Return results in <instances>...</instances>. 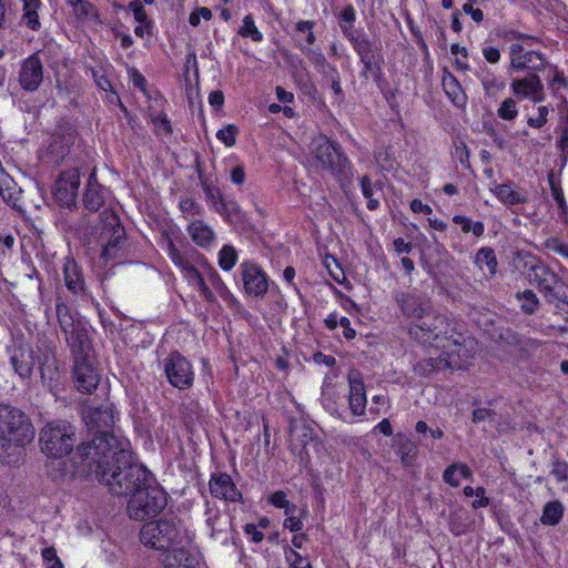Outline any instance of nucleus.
Listing matches in <instances>:
<instances>
[{"mask_svg":"<svg viewBox=\"0 0 568 568\" xmlns=\"http://www.w3.org/2000/svg\"><path fill=\"white\" fill-rule=\"evenodd\" d=\"M409 335L422 344L443 349L438 366L444 362L447 367L462 368V361L471 356L473 339L458 332L446 316H427L409 328Z\"/></svg>","mask_w":568,"mask_h":568,"instance_id":"f03ea898","label":"nucleus"},{"mask_svg":"<svg viewBox=\"0 0 568 568\" xmlns=\"http://www.w3.org/2000/svg\"><path fill=\"white\" fill-rule=\"evenodd\" d=\"M34 427L20 408L0 404V440L8 445L24 446L34 438Z\"/></svg>","mask_w":568,"mask_h":568,"instance_id":"423d86ee","label":"nucleus"},{"mask_svg":"<svg viewBox=\"0 0 568 568\" xmlns=\"http://www.w3.org/2000/svg\"><path fill=\"white\" fill-rule=\"evenodd\" d=\"M84 420L90 429L97 430L94 437L88 442L82 443L78 446L72 460L77 470L83 475H94L97 465L103 464L104 467H112L115 465V460L112 458L113 452H106V454L94 455V448L97 447L95 442H100L102 438L114 437L118 440H126L120 438L113 433H109L106 429L114 424V413L110 405H102L95 408H89L85 412Z\"/></svg>","mask_w":568,"mask_h":568,"instance_id":"7ed1b4c3","label":"nucleus"},{"mask_svg":"<svg viewBox=\"0 0 568 568\" xmlns=\"http://www.w3.org/2000/svg\"><path fill=\"white\" fill-rule=\"evenodd\" d=\"M549 185H550V190H551L554 200L558 204V207L561 211V214L566 215L568 213V205L566 203L562 189H561L560 184L554 180L552 173L549 174Z\"/></svg>","mask_w":568,"mask_h":568,"instance_id":"8fccbe9b","label":"nucleus"},{"mask_svg":"<svg viewBox=\"0 0 568 568\" xmlns=\"http://www.w3.org/2000/svg\"><path fill=\"white\" fill-rule=\"evenodd\" d=\"M210 493L213 497L225 501L235 503L242 500V494L232 477L226 473H216L211 476Z\"/></svg>","mask_w":568,"mask_h":568,"instance_id":"a211bd4d","label":"nucleus"},{"mask_svg":"<svg viewBox=\"0 0 568 568\" xmlns=\"http://www.w3.org/2000/svg\"><path fill=\"white\" fill-rule=\"evenodd\" d=\"M540 78L536 73H530L523 79H514L510 89L519 98H528L534 90H540Z\"/></svg>","mask_w":568,"mask_h":568,"instance_id":"2f4dec72","label":"nucleus"},{"mask_svg":"<svg viewBox=\"0 0 568 568\" xmlns=\"http://www.w3.org/2000/svg\"><path fill=\"white\" fill-rule=\"evenodd\" d=\"M73 377L77 388L82 393H92L99 385L100 375L85 356H77Z\"/></svg>","mask_w":568,"mask_h":568,"instance_id":"dca6fc26","label":"nucleus"},{"mask_svg":"<svg viewBox=\"0 0 568 568\" xmlns=\"http://www.w3.org/2000/svg\"><path fill=\"white\" fill-rule=\"evenodd\" d=\"M551 474L558 481L568 479V464L564 460L556 459L552 464Z\"/></svg>","mask_w":568,"mask_h":568,"instance_id":"bf43d9fd","label":"nucleus"},{"mask_svg":"<svg viewBox=\"0 0 568 568\" xmlns=\"http://www.w3.org/2000/svg\"><path fill=\"white\" fill-rule=\"evenodd\" d=\"M105 189L97 182L94 171L89 178L83 202L88 210L98 211L104 203Z\"/></svg>","mask_w":568,"mask_h":568,"instance_id":"c85d7f7f","label":"nucleus"},{"mask_svg":"<svg viewBox=\"0 0 568 568\" xmlns=\"http://www.w3.org/2000/svg\"><path fill=\"white\" fill-rule=\"evenodd\" d=\"M163 369L170 384L179 389H187L194 382L191 363L180 353H172L163 361Z\"/></svg>","mask_w":568,"mask_h":568,"instance_id":"9b49d317","label":"nucleus"},{"mask_svg":"<svg viewBox=\"0 0 568 568\" xmlns=\"http://www.w3.org/2000/svg\"><path fill=\"white\" fill-rule=\"evenodd\" d=\"M358 53L361 55V61L364 64V70L362 71V75L366 80H373L377 83V85L382 87V72H381V63L382 57L377 51L364 50L362 47L358 48Z\"/></svg>","mask_w":568,"mask_h":568,"instance_id":"5701e85b","label":"nucleus"},{"mask_svg":"<svg viewBox=\"0 0 568 568\" xmlns=\"http://www.w3.org/2000/svg\"><path fill=\"white\" fill-rule=\"evenodd\" d=\"M477 499L473 501L471 506L473 508H484L489 505V499L485 496V488L484 487H477L475 493Z\"/></svg>","mask_w":568,"mask_h":568,"instance_id":"69168bd1","label":"nucleus"},{"mask_svg":"<svg viewBox=\"0 0 568 568\" xmlns=\"http://www.w3.org/2000/svg\"><path fill=\"white\" fill-rule=\"evenodd\" d=\"M80 185L78 169H69L60 173L54 186V197L62 206H71L75 203Z\"/></svg>","mask_w":568,"mask_h":568,"instance_id":"4468645a","label":"nucleus"},{"mask_svg":"<svg viewBox=\"0 0 568 568\" xmlns=\"http://www.w3.org/2000/svg\"><path fill=\"white\" fill-rule=\"evenodd\" d=\"M285 557L290 565V568H312L307 557L301 555L294 549L286 550Z\"/></svg>","mask_w":568,"mask_h":568,"instance_id":"603ef678","label":"nucleus"},{"mask_svg":"<svg viewBox=\"0 0 568 568\" xmlns=\"http://www.w3.org/2000/svg\"><path fill=\"white\" fill-rule=\"evenodd\" d=\"M186 280L190 284L195 285L200 290V293L204 300L211 303L215 302L214 293L207 286L203 275L197 270L193 272L189 277H186Z\"/></svg>","mask_w":568,"mask_h":568,"instance_id":"c03bdc74","label":"nucleus"},{"mask_svg":"<svg viewBox=\"0 0 568 568\" xmlns=\"http://www.w3.org/2000/svg\"><path fill=\"white\" fill-rule=\"evenodd\" d=\"M75 440L74 427L65 420L45 424L39 438L41 452L53 458H61L71 453Z\"/></svg>","mask_w":568,"mask_h":568,"instance_id":"0eeeda50","label":"nucleus"},{"mask_svg":"<svg viewBox=\"0 0 568 568\" xmlns=\"http://www.w3.org/2000/svg\"><path fill=\"white\" fill-rule=\"evenodd\" d=\"M459 474L464 479H471L473 471L471 469L463 463H454L449 465L443 473V480L450 485L452 487H458L459 480L456 477V474Z\"/></svg>","mask_w":568,"mask_h":568,"instance_id":"f704fd0d","label":"nucleus"},{"mask_svg":"<svg viewBox=\"0 0 568 568\" xmlns=\"http://www.w3.org/2000/svg\"><path fill=\"white\" fill-rule=\"evenodd\" d=\"M0 195L11 206H16L20 197V189L14 180L0 169Z\"/></svg>","mask_w":568,"mask_h":568,"instance_id":"473e14b6","label":"nucleus"},{"mask_svg":"<svg viewBox=\"0 0 568 568\" xmlns=\"http://www.w3.org/2000/svg\"><path fill=\"white\" fill-rule=\"evenodd\" d=\"M497 114L503 120H507V121L515 120L518 115V109H517L516 101L511 98L505 99L501 102L500 106L498 108Z\"/></svg>","mask_w":568,"mask_h":568,"instance_id":"09e8293b","label":"nucleus"},{"mask_svg":"<svg viewBox=\"0 0 568 568\" xmlns=\"http://www.w3.org/2000/svg\"><path fill=\"white\" fill-rule=\"evenodd\" d=\"M480 83L484 88V91L487 95H495L498 92L503 91L506 87L504 80L499 79L491 70L488 68H481L477 74Z\"/></svg>","mask_w":568,"mask_h":568,"instance_id":"72a5a7b5","label":"nucleus"},{"mask_svg":"<svg viewBox=\"0 0 568 568\" xmlns=\"http://www.w3.org/2000/svg\"><path fill=\"white\" fill-rule=\"evenodd\" d=\"M310 165L323 170L342 169L346 161L339 148L324 135L314 138L310 145Z\"/></svg>","mask_w":568,"mask_h":568,"instance_id":"9d476101","label":"nucleus"},{"mask_svg":"<svg viewBox=\"0 0 568 568\" xmlns=\"http://www.w3.org/2000/svg\"><path fill=\"white\" fill-rule=\"evenodd\" d=\"M55 315L59 326L64 334L69 347L73 351H82L88 342V334L80 320H75L62 297L55 298Z\"/></svg>","mask_w":568,"mask_h":568,"instance_id":"1a4fd4ad","label":"nucleus"},{"mask_svg":"<svg viewBox=\"0 0 568 568\" xmlns=\"http://www.w3.org/2000/svg\"><path fill=\"white\" fill-rule=\"evenodd\" d=\"M483 55L491 64L498 63L501 57L499 49L490 45L483 49Z\"/></svg>","mask_w":568,"mask_h":568,"instance_id":"680f3d73","label":"nucleus"},{"mask_svg":"<svg viewBox=\"0 0 568 568\" xmlns=\"http://www.w3.org/2000/svg\"><path fill=\"white\" fill-rule=\"evenodd\" d=\"M361 187L363 195L367 199V207L372 211L376 210L379 205V200L375 199L374 194L381 193V189L374 190L371 179L366 175L361 180Z\"/></svg>","mask_w":568,"mask_h":568,"instance_id":"a18cd8bd","label":"nucleus"},{"mask_svg":"<svg viewBox=\"0 0 568 568\" xmlns=\"http://www.w3.org/2000/svg\"><path fill=\"white\" fill-rule=\"evenodd\" d=\"M475 263L480 270H487L490 276L497 272V258L495 251L491 247H481L477 251Z\"/></svg>","mask_w":568,"mask_h":568,"instance_id":"c9c22d12","label":"nucleus"},{"mask_svg":"<svg viewBox=\"0 0 568 568\" xmlns=\"http://www.w3.org/2000/svg\"><path fill=\"white\" fill-rule=\"evenodd\" d=\"M396 453L404 466H410L418 455V446L407 436L399 434L396 436Z\"/></svg>","mask_w":568,"mask_h":568,"instance_id":"c756f323","label":"nucleus"},{"mask_svg":"<svg viewBox=\"0 0 568 568\" xmlns=\"http://www.w3.org/2000/svg\"><path fill=\"white\" fill-rule=\"evenodd\" d=\"M73 135L68 132H55L49 145L42 151L40 158L42 161L58 165L63 161L65 155L70 151V146L73 144Z\"/></svg>","mask_w":568,"mask_h":568,"instance_id":"f3484780","label":"nucleus"},{"mask_svg":"<svg viewBox=\"0 0 568 568\" xmlns=\"http://www.w3.org/2000/svg\"><path fill=\"white\" fill-rule=\"evenodd\" d=\"M207 281L210 282V284L215 288V291L219 293V295L226 300L231 293L229 291V288L226 287L225 283L223 282V280L221 278L220 274L216 272L215 268H213L212 266H207Z\"/></svg>","mask_w":568,"mask_h":568,"instance_id":"49530a36","label":"nucleus"},{"mask_svg":"<svg viewBox=\"0 0 568 568\" xmlns=\"http://www.w3.org/2000/svg\"><path fill=\"white\" fill-rule=\"evenodd\" d=\"M396 301L405 315L418 320L423 318L428 308V302L423 296L416 294L400 293Z\"/></svg>","mask_w":568,"mask_h":568,"instance_id":"393cba45","label":"nucleus"},{"mask_svg":"<svg viewBox=\"0 0 568 568\" xmlns=\"http://www.w3.org/2000/svg\"><path fill=\"white\" fill-rule=\"evenodd\" d=\"M231 182L235 185H243L246 180V172L243 164L234 165L230 171Z\"/></svg>","mask_w":568,"mask_h":568,"instance_id":"052dcab7","label":"nucleus"},{"mask_svg":"<svg viewBox=\"0 0 568 568\" xmlns=\"http://www.w3.org/2000/svg\"><path fill=\"white\" fill-rule=\"evenodd\" d=\"M490 190L497 199L507 206H514L528 202L525 193L514 186V183H494Z\"/></svg>","mask_w":568,"mask_h":568,"instance_id":"cd10ccee","label":"nucleus"},{"mask_svg":"<svg viewBox=\"0 0 568 568\" xmlns=\"http://www.w3.org/2000/svg\"><path fill=\"white\" fill-rule=\"evenodd\" d=\"M394 250L397 254H408L413 250V244L410 242H406L402 237H397L393 241Z\"/></svg>","mask_w":568,"mask_h":568,"instance_id":"0e129e2a","label":"nucleus"},{"mask_svg":"<svg viewBox=\"0 0 568 568\" xmlns=\"http://www.w3.org/2000/svg\"><path fill=\"white\" fill-rule=\"evenodd\" d=\"M509 57V73L525 69L536 72L545 69L546 67V58L542 53L534 50L525 51L520 43L510 44Z\"/></svg>","mask_w":568,"mask_h":568,"instance_id":"f8f14e48","label":"nucleus"},{"mask_svg":"<svg viewBox=\"0 0 568 568\" xmlns=\"http://www.w3.org/2000/svg\"><path fill=\"white\" fill-rule=\"evenodd\" d=\"M244 531L254 542H260L264 538L263 532L258 530L257 526L254 524H246L244 527Z\"/></svg>","mask_w":568,"mask_h":568,"instance_id":"e2e57ef3","label":"nucleus"},{"mask_svg":"<svg viewBox=\"0 0 568 568\" xmlns=\"http://www.w3.org/2000/svg\"><path fill=\"white\" fill-rule=\"evenodd\" d=\"M341 20L339 24L343 32L351 40V42L355 43V30L353 27L355 12L352 6H347L339 14Z\"/></svg>","mask_w":568,"mask_h":568,"instance_id":"79ce46f5","label":"nucleus"},{"mask_svg":"<svg viewBox=\"0 0 568 568\" xmlns=\"http://www.w3.org/2000/svg\"><path fill=\"white\" fill-rule=\"evenodd\" d=\"M239 34L243 38H250L255 42H261L263 40V34L255 26V21L252 14H246L243 18V24L239 30Z\"/></svg>","mask_w":568,"mask_h":568,"instance_id":"a19ab883","label":"nucleus"},{"mask_svg":"<svg viewBox=\"0 0 568 568\" xmlns=\"http://www.w3.org/2000/svg\"><path fill=\"white\" fill-rule=\"evenodd\" d=\"M23 3L22 20L31 30H39L41 23L39 21L38 10L41 7V0H21Z\"/></svg>","mask_w":568,"mask_h":568,"instance_id":"e433bc0d","label":"nucleus"},{"mask_svg":"<svg viewBox=\"0 0 568 568\" xmlns=\"http://www.w3.org/2000/svg\"><path fill=\"white\" fill-rule=\"evenodd\" d=\"M94 455L113 452L115 465L104 467L98 464L95 478L109 487L113 495H131L128 514L135 520H144L161 513L168 503L165 491L154 484L152 474L142 465L135 464L129 440L114 437L95 442Z\"/></svg>","mask_w":568,"mask_h":568,"instance_id":"f257e3e1","label":"nucleus"},{"mask_svg":"<svg viewBox=\"0 0 568 568\" xmlns=\"http://www.w3.org/2000/svg\"><path fill=\"white\" fill-rule=\"evenodd\" d=\"M140 540L149 548L170 551L176 546H189L193 534L176 517L145 523L140 529Z\"/></svg>","mask_w":568,"mask_h":568,"instance_id":"39448f33","label":"nucleus"},{"mask_svg":"<svg viewBox=\"0 0 568 568\" xmlns=\"http://www.w3.org/2000/svg\"><path fill=\"white\" fill-rule=\"evenodd\" d=\"M236 133L237 128L233 124H229L216 132V138L230 148L236 142Z\"/></svg>","mask_w":568,"mask_h":568,"instance_id":"5fc2aeb1","label":"nucleus"},{"mask_svg":"<svg viewBox=\"0 0 568 568\" xmlns=\"http://www.w3.org/2000/svg\"><path fill=\"white\" fill-rule=\"evenodd\" d=\"M73 9L74 14L79 19H91L97 17V12L92 3L87 0H81Z\"/></svg>","mask_w":568,"mask_h":568,"instance_id":"6e6d98bb","label":"nucleus"},{"mask_svg":"<svg viewBox=\"0 0 568 568\" xmlns=\"http://www.w3.org/2000/svg\"><path fill=\"white\" fill-rule=\"evenodd\" d=\"M166 250L169 257L183 272L185 278L196 271L193 262L205 261L204 256L195 250L181 252L171 240L168 241Z\"/></svg>","mask_w":568,"mask_h":568,"instance_id":"6ab92c4d","label":"nucleus"},{"mask_svg":"<svg viewBox=\"0 0 568 568\" xmlns=\"http://www.w3.org/2000/svg\"><path fill=\"white\" fill-rule=\"evenodd\" d=\"M557 148L561 152V156L566 160L568 158V129H565L560 139L557 142Z\"/></svg>","mask_w":568,"mask_h":568,"instance_id":"774afa93","label":"nucleus"},{"mask_svg":"<svg viewBox=\"0 0 568 568\" xmlns=\"http://www.w3.org/2000/svg\"><path fill=\"white\" fill-rule=\"evenodd\" d=\"M237 262V252L232 245H224L219 252V266L223 271H231Z\"/></svg>","mask_w":568,"mask_h":568,"instance_id":"37998d69","label":"nucleus"},{"mask_svg":"<svg viewBox=\"0 0 568 568\" xmlns=\"http://www.w3.org/2000/svg\"><path fill=\"white\" fill-rule=\"evenodd\" d=\"M240 268L245 292L252 296L265 295L268 284L263 270L256 263L248 261H244Z\"/></svg>","mask_w":568,"mask_h":568,"instance_id":"2eb2a0df","label":"nucleus"},{"mask_svg":"<svg viewBox=\"0 0 568 568\" xmlns=\"http://www.w3.org/2000/svg\"><path fill=\"white\" fill-rule=\"evenodd\" d=\"M453 156L464 166L469 168V151L464 142L459 141L458 143H455Z\"/></svg>","mask_w":568,"mask_h":568,"instance_id":"4d7b16f0","label":"nucleus"},{"mask_svg":"<svg viewBox=\"0 0 568 568\" xmlns=\"http://www.w3.org/2000/svg\"><path fill=\"white\" fill-rule=\"evenodd\" d=\"M219 195L220 205L215 204V210L225 216H230L233 213L239 212V207L234 202H227L223 199L221 192H216Z\"/></svg>","mask_w":568,"mask_h":568,"instance_id":"13d9d810","label":"nucleus"},{"mask_svg":"<svg viewBox=\"0 0 568 568\" xmlns=\"http://www.w3.org/2000/svg\"><path fill=\"white\" fill-rule=\"evenodd\" d=\"M43 81V64L38 53L20 62L18 70L19 85L28 92L37 91Z\"/></svg>","mask_w":568,"mask_h":568,"instance_id":"ddd939ff","label":"nucleus"},{"mask_svg":"<svg viewBox=\"0 0 568 568\" xmlns=\"http://www.w3.org/2000/svg\"><path fill=\"white\" fill-rule=\"evenodd\" d=\"M187 546H176L166 551L162 560V568H199L200 561L196 555L191 554Z\"/></svg>","mask_w":568,"mask_h":568,"instance_id":"4be33fe9","label":"nucleus"},{"mask_svg":"<svg viewBox=\"0 0 568 568\" xmlns=\"http://www.w3.org/2000/svg\"><path fill=\"white\" fill-rule=\"evenodd\" d=\"M14 372L21 378H29L34 366L33 352L29 347L14 348L10 358Z\"/></svg>","mask_w":568,"mask_h":568,"instance_id":"a878e982","label":"nucleus"},{"mask_svg":"<svg viewBox=\"0 0 568 568\" xmlns=\"http://www.w3.org/2000/svg\"><path fill=\"white\" fill-rule=\"evenodd\" d=\"M151 121L154 126V132L156 135L168 136L172 134L171 122L164 113L152 115Z\"/></svg>","mask_w":568,"mask_h":568,"instance_id":"3c124183","label":"nucleus"},{"mask_svg":"<svg viewBox=\"0 0 568 568\" xmlns=\"http://www.w3.org/2000/svg\"><path fill=\"white\" fill-rule=\"evenodd\" d=\"M516 298L520 302V308L526 315L536 313L539 307V298L531 290H525L516 293Z\"/></svg>","mask_w":568,"mask_h":568,"instance_id":"58836bf2","label":"nucleus"},{"mask_svg":"<svg viewBox=\"0 0 568 568\" xmlns=\"http://www.w3.org/2000/svg\"><path fill=\"white\" fill-rule=\"evenodd\" d=\"M453 222L462 227L464 233L471 232L475 236L479 237L485 232V225L483 222H473L469 217L464 215H455Z\"/></svg>","mask_w":568,"mask_h":568,"instance_id":"ea45409f","label":"nucleus"},{"mask_svg":"<svg viewBox=\"0 0 568 568\" xmlns=\"http://www.w3.org/2000/svg\"><path fill=\"white\" fill-rule=\"evenodd\" d=\"M206 526L210 529V536L214 539H227L231 530V518L222 514L219 509H207Z\"/></svg>","mask_w":568,"mask_h":568,"instance_id":"b1692460","label":"nucleus"},{"mask_svg":"<svg viewBox=\"0 0 568 568\" xmlns=\"http://www.w3.org/2000/svg\"><path fill=\"white\" fill-rule=\"evenodd\" d=\"M62 273L64 285L71 294H85L87 286L82 267L73 258H65Z\"/></svg>","mask_w":568,"mask_h":568,"instance_id":"aec40b11","label":"nucleus"},{"mask_svg":"<svg viewBox=\"0 0 568 568\" xmlns=\"http://www.w3.org/2000/svg\"><path fill=\"white\" fill-rule=\"evenodd\" d=\"M443 88L446 95L455 106H465L467 102V95L465 94L458 80L453 74H448L443 78Z\"/></svg>","mask_w":568,"mask_h":568,"instance_id":"7c9ffc66","label":"nucleus"},{"mask_svg":"<svg viewBox=\"0 0 568 568\" xmlns=\"http://www.w3.org/2000/svg\"><path fill=\"white\" fill-rule=\"evenodd\" d=\"M287 518L284 520V527L291 531H300L303 528V523L300 518L292 515H286Z\"/></svg>","mask_w":568,"mask_h":568,"instance_id":"338daca9","label":"nucleus"},{"mask_svg":"<svg viewBox=\"0 0 568 568\" xmlns=\"http://www.w3.org/2000/svg\"><path fill=\"white\" fill-rule=\"evenodd\" d=\"M191 240L202 248H210L215 241L214 230L202 220H195L186 229Z\"/></svg>","mask_w":568,"mask_h":568,"instance_id":"bb28decb","label":"nucleus"},{"mask_svg":"<svg viewBox=\"0 0 568 568\" xmlns=\"http://www.w3.org/2000/svg\"><path fill=\"white\" fill-rule=\"evenodd\" d=\"M291 443L292 448L300 449L301 459H306L310 456L308 446H316L314 442L313 429L304 423H295L291 425Z\"/></svg>","mask_w":568,"mask_h":568,"instance_id":"412c9836","label":"nucleus"},{"mask_svg":"<svg viewBox=\"0 0 568 568\" xmlns=\"http://www.w3.org/2000/svg\"><path fill=\"white\" fill-rule=\"evenodd\" d=\"M564 516V506L559 500H552L544 506L540 521L544 525L555 526Z\"/></svg>","mask_w":568,"mask_h":568,"instance_id":"4c0bfd02","label":"nucleus"},{"mask_svg":"<svg viewBox=\"0 0 568 568\" xmlns=\"http://www.w3.org/2000/svg\"><path fill=\"white\" fill-rule=\"evenodd\" d=\"M270 504H272L276 508H283L285 510V515L295 514L296 506L286 497V494L282 490L275 491L268 498Z\"/></svg>","mask_w":568,"mask_h":568,"instance_id":"de8ad7c7","label":"nucleus"},{"mask_svg":"<svg viewBox=\"0 0 568 568\" xmlns=\"http://www.w3.org/2000/svg\"><path fill=\"white\" fill-rule=\"evenodd\" d=\"M545 250L555 252L562 257L568 258V244L562 243L558 237H549L544 243Z\"/></svg>","mask_w":568,"mask_h":568,"instance_id":"864d4df0","label":"nucleus"},{"mask_svg":"<svg viewBox=\"0 0 568 568\" xmlns=\"http://www.w3.org/2000/svg\"><path fill=\"white\" fill-rule=\"evenodd\" d=\"M97 233V241L101 246V258L106 264L119 256L125 243V231L119 216L113 211L104 210Z\"/></svg>","mask_w":568,"mask_h":568,"instance_id":"6e6552de","label":"nucleus"},{"mask_svg":"<svg viewBox=\"0 0 568 568\" xmlns=\"http://www.w3.org/2000/svg\"><path fill=\"white\" fill-rule=\"evenodd\" d=\"M515 262L516 267L527 274L528 281L537 285L547 302L568 304V296L560 292L562 280L549 265L526 251L517 252Z\"/></svg>","mask_w":568,"mask_h":568,"instance_id":"20e7f679","label":"nucleus"}]
</instances>
